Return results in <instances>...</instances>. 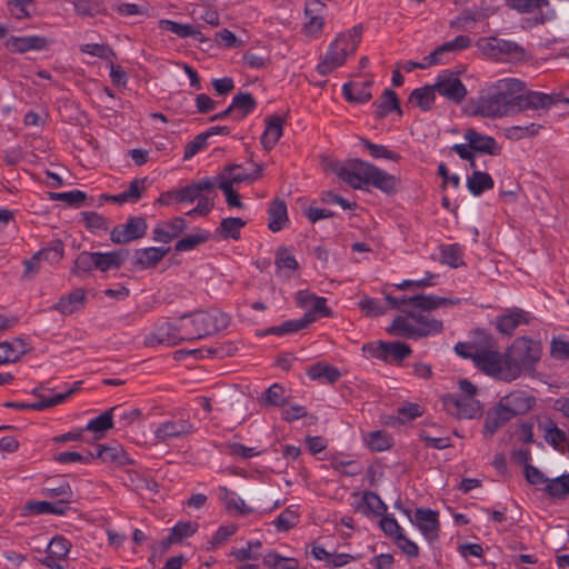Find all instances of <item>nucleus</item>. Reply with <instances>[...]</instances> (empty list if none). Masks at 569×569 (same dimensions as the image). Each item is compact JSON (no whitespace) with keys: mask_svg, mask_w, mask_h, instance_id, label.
Returning a JSON list of instances; mask_svg holds the SVG:
<instances>
[{"mask_svg":"<svg viewBox=\"0 0 569 569\" xmlns=\"http://www.w3.org/2000/svg\"><path fill=\"white\" fill-rule=\"evenodd\" d=\"M361 144L373 159H386L398 162L401 156L383 144L373 143L368 139H361Z\"/></svg>","mask_w":569,"mask_h":569,"instance_id":"6e6d98bb","label":"nucleus"},{"mask_svg":"<svg viewBox=\"0 0 569 569\" xmlns=\"http://www.w3.org/2000/svg\"><path fill=\"white\" fill-rule=\"evenodd\" d=\"M196 431V426L186 417H171L160 422L154 431V439L160 443H168L173 440L189 437Z\"/></svg>","mask_w":569,"mask_h":569,"instance_id":"1a4fd4ad","label":"nucleus"},{"mask_svg":"<svg viewBox=\"0 0 569 569\" xmlns=\"http://www.w3.org/2000/svg\"><path fill=\"white\" fill-rule=\"evenodd\" d=\"M371 84L372 80L347 82L342 86L343 97L350 102L366 103L372 98Z\"/></svg>","mask_w":569,"mask_h":569,"instance_id":"72a5a7b5","label":"nucleus"},{"mask_svg":"<svg viewBox=\"0 0 569 569\" xmlns=\"http://www.w3.org/2000/svg\"><path fill=\"white\" fill-rule=\"evenodd\" d=\"M299 522V515L292 506L284 509L274 520L273 525L280 532H284L293 528Z\"/></svg>","mask_w":569,"mask_h":569,"instance_id":"69168bd1","label":"nucleus"},{"mask_svg":"<svg viewBox=\"0 0 569 569\" xmlns=\"http://www.w3.org/2000/svg\"><path fill=\"white\" fill-rule=\"evenodd\" d=\"M530 320L531 316L528 311L515 307L496 318V328L500 333L511 336L520 325H528Z\"/></svg>","mask_w":569,"mask_h":569,"instance_id":"412c9836","label":"nucleus"},{"mask_svg":"<svg viewBox=\"0 0 569 569\" xmlns=\"http://www.w3.org/2000/svg\"><path fill=\"white\" fill-rule=\"evenodd\" d=\"M221 490L224 492L222 499L228 510H233L241 515H249L252 511V509L249 506H247L244 500L241 497H239L236 492L230 491L224 487L221 488Z\"/></svg>","mask_w":569,"mask_h":569,"instance_id":"0e129e2a","label":"nucleus"},{"mask_svg":"<svg viewBox=\"0 0 569 569\" xmlns=\"http://www.w3.org/2000/svg\"><path fill=\"white\" fill-rule=\"evenodd\" d=\"M425 413V407L417 402H403L397 409V420L400 423L410 422Z\"/></svg>","mask_w":569,"mask_h":569,"instance_id":"680f3d73","label":"nucleus"},{"mask_svg":"<svg viewBox=\"0 0 569 569\" xmlns=\"http://www.w3.org/2000/svg\"><path fill=\"white\" fill-rule=\"evenodd\" d=\"M28 351V345L21 337L0 342V366L19 360Z\"/></svg>","mask_w":569,"mask_h":569,"instance_id":"473e14b6","label":"nucleus"},{"mask_svg":"<svg viewBox=\"0 0 569 569\" xmlns=\"http://www.w3.org/2000/svg\"><path fill=\"white\" fill-rule=\"evenodd\" d=\"M148 230L147 220L141 216L129 217L124 223L110 231V240L116 244L128 243L143 238Z\"/></svg>","mask_w":569,"mask_h":569,"instance_id":"4468645a","label":"nucleus"},{"mask_svg":"<svg viewBox=\"0 0 569 569\" xmlns=\"http://www.w3.org/2000/svg\"><path fill=\"white\" fill-rule=\"evenodd\" d=\"M229 106L232 109L233 119L242 120L248 114L253 112L257 107V102L252 94L248 92H240L232 98V101Z\"/></svg>","mask_w":569,"mask_h":569,"instance_id":"79ce46f5","label":"nucleus"},{"mask_svg":"<svg viewBox=\"0 0 569 569\" xmlns=\"http://www.w3.org/2000/svg\"><path fill=\"white\" fill-rule=\"evenodd\" d=\"M556 102H559V97L555 98L540 91H518L516 94V112L523 110H547Z\"/></svg>","mask_w":569,"mask_h":569,"instance_id":"dca6fc26","label":"nucleus"},{"mask_svg":"<svg viewBox=\"0 0 569 569\" xmlns=\"http://www.w3.org/2000/svg\"><path fill=\"white\" fill-rule=\"evenodd\" d=\"M211 234L206 229H198L196 232L187 234L182 239L178 240L174 244V250L178 252L190 251L197 246L207 242Z\"/></svg>","mask_w":569,"mask_h":569,"instance_id":"3c124183","label":"nucleus"},{"mask_svg":"<svg viewBox=\"0 0 569 569\" xmlns=\"http://www.w3.org/2000/svg\"><path fill=\"white\" fill-rule=\"evenodd\" d=\"M49 41L41 36H11L4 42L6 48L11 52L24 53L27 51H40L48 47Z\"/></svg>","mask_w":569,"mask_h":569,"instance_id":"393cba45","label":"nucleus"},{"mask_svg":"<svg viewBox=\"0 0 569 569\" xmlns=\"http://www.w3.org/2000/svg\"><path fill=\"white\" fill-rule=\"evenodd\" d=\"M96 457L102 462L116 466L132 465L133 460L121 445H99Z\"/></svg>","mask_w":569,"mask_h":569,"instance_id":"cd10ccee","label":"nucleus"},{"mask_svg":"<svg viewBox=\"0 0 569 569\" xmlns=\"http://www.w3.org/2000/svg\"><path fill=\"white\" fill-rule=\"evenodd\" d=\"M284 119L280 116H271L266 120V128L261 136V144L266 150H271L283 134Z\"/></svg>","mask_w":569,"mask_h":569,"instance_id":"2f4dec72","label":"nucleus"},{"mask_svg":"<svg viewBox=\"0 0 569 569\" xmlns=\"http://www.w3.org/2000/svg\"><path fill=\"white\" fill-rule=\"evenodd\" d=\"M511 419L512 418L509 417L502 406L497 403V406L489 410L486 415L482 431L485 437H492L498 431V429H500Z\"/></svg>","mask_w":569,"mask_h":569,"instance_id":"ea45409f","label":"nucleus"},{"mask_svg":"<svg viewBox=\"0 0 569 569\" xmlns=\"http://www.w3.org/2000/svg\"><path fill=\"white\" fill-rule=\"evenodd\" d=\"M442 403L446 411L458 419H473L482 411L480 402L475 397L448 395L443 397Z\"/></svg>","mask_w":569,"mask_h":569,"instance_id":"ddd939ff","label":"nucleus"},{"mask_svg":"<svg viewBox=\"0 0 569 569\" xmlns=\"http://www.w3.org/2000/svg\"><path fill=\"white\" fill-rule=\"evenodd\" d=\"M440 262L450 268H459L463 262V249L458 243L441 244L439 246Z\"/></svg>","mask_w":569,"mask_h":569,"instance_id":"49530a36","label":"nucleus"},{"mask_svg":"<svg viewBox=\"0 0 569 569\" xmlns=\"http://www.w3.org/2000/svg\"><path fill=\"white\" fill-rule=\"evenodd\" d=\"M170 251V248L148 247L138 249L134 253V264L138 269L154 268Z\"/></svg>","mask_w":569,"mask_h":569,"instance_id":"c756f323","label":"nucleus"},{"mask_svg":"<svg viewBox=\"0 0 569 569\" xmlns=\"http://www.w3.org/2000/svg\"><path fill=\"white\" fill-rule=\"evenodd\" d=\"M367 184L372 186L383 193L393 194L399 189L400 180L398 177L373 164Z\"/></svg>","mask_w":569,"mask_h":569,"instance_id":"bb28decb","label":"nucleus"},{"mask_svg":"<svg viewBox=\"0 0 569 569\" xmlns=\"http://www.w3.org/2000/svg\"><path fill=\"white\" fill-rule=\"evenodd\" d=\"M64 253L63 242L59 239L51 241L47 247L37 251V254L41 260L49 262L50 264L58 263Z\"/></svg>","mask_w":569,"mask_h":569,"instance_id":"bf43d9fd","label":"nucleus"},{"mask_svg":"<svg viewBox=\"0 0 569 569\" xmlns=\"http://www.w3.org/2000/svg\"><path fill=\"white\" fill-rule=\"evenodd\" d=\"M542 353L541 342L529 337H518L506 350L509 382L525 372H532Z\"/></svg>","mask_w":569,"mask_h":569,"instance_id":"7ed1b4c3","label":"nucleus"},{"mask_svg":"<svg viewBox=\"0 0 569 569\" xmlns=\"http://www.w3.org/2000/svg\"><path fill=\"white\" fill-rule=\"evenodd\" d=\"M436 92L435 84L423 86L411 92L409 101L416 103L421 110L427 111L430 110L435 103Z\"/></svg>","mask_w":569,"mask_h":569,"instance_id":"8fccbe9b","label":"nucleus"},{"mask_svg":"<svg viewBox=\"0 0 569 569\" xmlns=\"http://www.w3.org/2000/svg\"><path fill=\"white\" fill-rule=\"evenodd\" d=\"M119 407L114 406L96 418L88 421L86 430L94 432L96 439H100L104 432L113 427V412Z\"/></svg>","mask_w":569,"mask_h":569,"instance_id":"a18cd8bd","label":"nucleus"},{"mask_svg":"<svg viewBox=\"0 0 569 569\" xmlns=\"http://www.w3.org/2000/svg\"><path fill=\"white\" fill-rule=\"evenodd\" d=\"M274 264L278 273L283 274L286 278H290L299 267L296 257L287 248L278 249Z\"/></svg>","mask_w":569,"mask_h":569,"instance_id":"de8ad7c7","label":"nucleus"},{"mask_svg":"<svg viewBox=\"0 0 569 569\" xmlns=\"http://www.w3.org/2000/svg\"><path fill=\"white\" fill-rule=\"evenodd\" d=\"M262 166L252 163L250 170L240 164H230L221 173L219 181L233 186L234 183L253 182L262 174Z\"/></svg>","mask_w":569,"mask_h":569,"instance_id":"aec40b11","label":"nucleus"},{"mask_svg":"<svg viewBox=\"0 0 569 569\" xmlns=\"http://www.w3.org/2000/svg\"><path fill=\"white\" fill-rule=\"evenodd\" d=\"M68 512L62 503L50 502L47 500H30L22 508L23 516L56 515L64 516Z\"/></svg>","mask_w":569,"mask_h":569,"instance_id":"c9c22d12","label":"nucleus"},{"mask_svg":"<svg viewBox=\"0 0 569 569\" xmlns=\"http://www.w3.org/2000/svg\"><path fill=\"white\" fill-rule=\"evenodd\" d=\"M187 229V222L181 217H174L168 221H161L153 228V240L169 243L178 238Z\"/></svg>","mask_w":569,"mask_h":569,"instance_id":"b1692460","label":"nucleus"},{"mask_svg":"<svg viewBox=\"0 0 569 569\" xmlns=\"http://www.w3.org/2000/svg\"><path fill=\"white\" fill-rule=\"evenodd\" d=\"M307 376L322 383H335L341 378V372L337 367L319 361L307 369Z\"/></svg>","mask_w":569,"mask_h":569,"instance_id":"f704fd0d","label":"nucleus"},{"mask_svg":"<svg viewBox=\"0 0 569 569\" xmlns=\"http://www.w3.org/2000/svg\"><path fill=\"white\" fill-rule=\"evenodd\" d=\"M310 326V323L303 318L290 319L282 322L279 326H274L268 329V332L276 336H284L298 332Z\"/></svg>","mask_w":569,"mask_h":569,"instance_id":"e2e57ef3","label":"nucleus"},{"mask_svg":"<svg viewBox=\"0 0 569 569\" xmlns=\"http://www.w3.org/2000/svg\"><path fill=\"white\" fill-rule=\"evenodd\" d=\"M362 29L356 26L347 32L339 33L328 46L325 56L317 64V72L327 76L338 69L353 54L361 41Z\"/></svg>","mask_w":569,"mask_h":569,"instance_id":"39448f33","label":"nucleus"},{"mask_svg":"<svg viewBox=\"0 0 569 569\" xmlns=\"http://www.w3.org/2000/svg\"><path fill=\"white\" fill-rule=\"evenodd\" d=\"M127 251L116 250L109 252H96V270L108 272L110 270H118L124 263Z\"/></svg>","mask_w":569,"mask_h":569,"instance_id":"58836bf2","label":"nucleus"},{"mask_svg":"<svg viewBox=\"0 0 569 569\" xmlns=\"http://www.w3.org/2000/svg\"><path fill=\"white\" fill-rule=\"evenodd\" d=\"M222 453L233 458L250 459L261 453L256 447H247L238 442H227L222 446Z\"/></svg>","mask_w":569,"mask_h":569,"instance_id":"13d9d810","label":"nucleus"},{"mask_svg":"<svg viewBox=\"0 0 569 569\" xmlns=\"http://www.w3.org/2000/svg\"><path fill=\"white\" fill-rule=\"evenodd\" d=\"M80 385H81V382L77 381L73 383L72 388H68L64 391L56 392L51 396L40 395L39 399L33 402H22V401L21 402H10L7 406L18 409V410L41 411V410L51 408L56 405L62 403L64 400H67L71 395H73L78 390Z\"/></svg>","mask_w":569,"mask_h":569,"instance_id":"a211bd4d","label":"nucleus"},{"mask_svg":"<svg viewBox=\"0 0 569 569\" xmlns=\"http://www.w3.org/2000/svg\"><path fill=\"white\" fill-rule=\"evenodd\" d=\"M40 495L46 498H57L56 503H62L63 509L69 512L73 501V491L70 483L64 479H49L40 489Z\"/></svg>","mask_w":569,"mask_h":569,"instance_id":"6ab92c4d","label":"nucleus"},{"mask_svg":"<svg viewBox=\"0 0 569 569\" xmlns=\"http://www.w3.org/2000/svg\"><path fill=\"white\" fill-rule=\"evenodd\" d=\"M372 167L373 164L370 162L360 159H351L345 164L336 163L332 169L338 178L351 188L361 189L368 183Z\"/></svg>","mask_w":569,"mask_h":569,"instance_id":"6e6552de","label":"nucleus"},{"mask_svg":"<svg viewBox=\"0 0 569 569\" xmlns=\"http://www.w3.org/2000/svg\"><path fill=\"white\" fill-rule=\"evenodd\" d=\"M517 78H502L483 86L468 103L470 114L500 119L516 112V94L525 89Z\"/></svg>","mask_w":569,"mask_h":569,"instance_id":"f257e3e1","label":"nucleus"},{"mask_svg":"<svg viewBox=\"0 0 569 569\" xmlns=\"http://www.w3.org/2000/svg\"><path fill=\"white\" fill-rule=\"evenodd\" d=\"M363 440L366 446L375 452H380L388 450L393 445L392 437L387 432L382 430H376L368 432L363 436Z\"/></svg>","mask_w":569,"mask_h":569,"instance_id":"09e8293b","label":"nucleus"},{"mask_svg":"<svg viewBox=\"0 0 569 569\" xmlns=\"http://www.w3.org/2000/svg\"><path fill=\"white\" fill-rule=\"evenodd\" d=\"M86 301V290L82 288H78L71 291L70 293L61 297L53 308L61 315L69 316L81 310L84 307Z\"/></svg>","mask_w":569,"mask_h":569,"instance_id":"7c9ffc66","label":"nucleus"},{"mask_svg":"<svg viewBox=\"0 0 569 569\" xmlns=\"http://www.w3.org/2000/svg\"><path fill=\"white\" fill-rule=\"evenodd\" d=\"M302 33L308 39H319L325 29L328 8L320 0H307L303 10Z\"/></svg>","mask_w":569,"mask_h":569,"instance_id":"0eeeda50","label":"nucleus"},{"mask_svg":"<svg viewBox=\"0 0 569 569\" xmlns=\"http://www.w3.org/2000/svg\"><path fill=\"white\" fill-rule=\"evenodd\" d=\"M263 565L271 569H298L296 558L283 557L276 551H270L263 557Z\"/></svg>","mask_w":569,"mask_h":569,"instance_id":"4d7b16f0","label":"nucleus"},{"mask_svg":"<svg viewBox=\"0 0 569 569\" xmlns=\"http://www.w3.org/2000/svg\"><path fill=\"white\" fill-rule=\"evenodd\" d=\"M376 106V112L379 118H385L392 111H397L399 114H401V108L397 93L391 89L385 90L381 100Z\"/></svg>","mask_w":569,"mask_h":569,"instance_id":"864d4df0","label":"nucleus"},{"mask_svg":"<svg viewBox=\"0 0 569 569\" xmlns=\"http://www.w3.org/2000/svg\"><path fill=\"white\" fill-rule=\"evenodd\" d=\"M269 222L268 228L272 232H278L289 223L287 204L282 199H274L268 209Z\"/></svg>","mask_w":569,"mask_h":569,"instance_id":"4c0bfd02","label":"nucleus"},{"mask_svg":"<svg viewBox=\"0 0 569 569\" xmlns=\"http://www.w3.org/2000/svg\"><path fill=\"white\" fill-rule=\"evenodd\" d=\"M146 190V178L143 179H133L128 189L110 196L109 199L118 204H123L128 202H137L141 199L143 191Z\"/></svg>","mask_w":569,"mask_h":569,"instance_id":"37998d69","label":"nucleus"},{"mask_svg":"<svg viewBox=\"0 0 569 569\" xmlns=\"http://www.w3.org/2000/svg\"><path fill=\"white\" fill-rule=\"evenodd\" d=\"M247 224L241 218L228 217L223 218L219 227L214 231V237L219 239L239 240L241 237V229Z\"/></svg>","mask_w":569,"mask_h":569,"instance_id":"a19ab883","label":"nucleus"},{"mask_svg":"<svg viewBox=\"0 0 569 569\" xmlns=\"http://www.w3.org/2000/svg\"><path fill=\"white\" fill-rule=\"evenodd\" d=\"M213 188V182L208 178L193 181L186 187L176 189L177 203H192Z\"/></svg>","mask_w":569,"mask_h":569,"instance_id":"a878e982","label":"nucleus"},{"mask_svg":"<svg viewBox=\"0 0 569 569\" xmlns=\"http://www.w3.org/2000/svg\"><path fill=\"white\" fill-rule=\"evenodd\" d=\"M412 353L409 345L403 342H385V362H401Z\"/></svg>","mask_w":569,"mask_h":569,"instance_id":"603ef678","label":"nucleus"},{"mask_svg":"<svg viewBox=\"0 0 569 569\" xmlns=\"http://www.w3.org/2000/svg\"><path fill=\"white\" fill-rule=\"evenodd\" d=\"M546 492L555 499H563L569 495V475H562L548 481Z\"/></svg>","mask_w":569,"mask_h":569,"instance_id":"052dcab7","label":"nucleus"},{"mask_svg":"<svg viewBox=\"0 0 569 569\" xmlns=\"http://www.w3.org/2000/svg\"><path fill=\"white\" fill-rule=\"evenodd\" d=\"M184 340L179 319L176 322L163 320L154 325L153 329L146 336L144 343L148 347H169Z\"/></svg>","mask_w":569,"mask_h":569,"instance_id":"9b49d317","label":"nucleus"},{"mask_svg":"<svg viewBox=\"0 0 569 569\" xmlns=\"http://www.w3.org/2000/svg\"><path fill=\"white\" fill-rule=\"evenodd\" d=\"M284 388L278 383L270 386L263 393L262 403L270 407H281L284 405Z\"/></svg>","mask_w":569,"mask_h":569,"instance_id":"774afa93","label":"nucleus"},{"mask_svg":"<svg viewBox=\"0 0 569 569\" xmlns=\"http://www.w3.org/2000/svg\"><path fill=\"white\" fill-rule=\"evenodd\" d=\"M362 502L365 506L363 513L366 516L373 515L380 517L386 513L388 508L380 496L373 491H365L362 495Z\"/></svg>","mask_w":569,"mask_h":569,"instance_id":"5fc2aeb1","label":"nucleus"},{"mask_svg":"<svg viewBox=\"0 0 569 569\" xmlns=\"http://www.w3.org/2000/svg\"><path fill=\"white\" fill-rule=\"evenodd\" d=\"M495 186L493 179L487 172L475 170L467 178V188L469 192L475 196H481L486 190L492 189Z\"/></svg>","mask_w":569,"mask_h":569,"instance_id":"c03bdc74","label":"nucleus"},{"mask_svg":"<svg viewBox=\"0 0 569 569\" xmlns=\"http://www.w3.org/2000/svg\"><path fill=\"white\" fill-rule=\"evenodd\" d=\"M71 549L70 541L63 536H54L47 547V556L40 563L49 569H66L63 565Z\"/></svg>","mask_w":569,"mask_h":569,"instance_id":"f3484780","label":"nucleus"},{"mask_svg":"<svg viewBox=\"0 0 569 569\" xmlns=\"http://www.w3.org/2000/svg\"><path fill=\"white\" fill-rule=\"evenodd\" d=\"M498 403L513 418L529 411L535 405V398L523 390H515L502 397Z\"/></svg>","mask_w":569,"mask_h":569,"instance_id":"4be33fe9","label":"nucleus"},{"mask_svg":"<svg viewBox=\"0 0 569 569\" xmlns=\"http://www.w3.org/2000/svg\"><path fill=\"white\" fill-rule=\"evenodd\" d=\"M433 84L439 96L455 104H460L468 94L467 87L458 74L448 69L436 77Z\"/></svg>","mask_w":569,"mask_h":569,"instance_id":"9d476101","label":"nucleus"},{"mask_svg":"<svg viewBox=\"0 0 569 569\" xmlns=\"http://www.w3.org/2000/svg\"><path fill=\"white\" fill-rule=\"evenodd\" d=\"M186 340L200 339L224 329L229 317L220 311H197L179 318Z\"/></svg>","mask_w":569,"mask_h":569,"instance_id":"423d86ee","label":"nucleus"},{"mask_svg":"<svg viewBox=\"0 0 569 569\" xmlns=\"http://www.w3.org/2000/svg\"><path fill=\"white\" fill-rule=\"evenodd\" d=\"M546 441L558 450H563L567 443V435L555 423L549 422L545 427Z\"/></svg>","mask_w":569,"mask_h":569,"instance_id":"338daca9","label":"nucleus"},{"mask_svg":"<svg viewBox=\"0 0 569 569\" xmlns=\"http://www.w3.org/2000/svg\"><path fill=\"white\" fill-rule=\"evenodd\" d=\"M296 305L305 309L302 316L310 325L320 318L332 316V310L327 305V298L315 295L309 290H299L295 295Z\"/></svg>","mask_w":569,"mask_h":569,"instance_id":"f8f14e48","label":"nucleus"},{"mask_svg":"<svg viewBox=\"0 0 569 569\" xmlns=\"http://www.w3.org/2000/svg\"><path fill=\"white\" fill-rule=\"evenodd\" d=\"M455 351L463 359H471L475 366L485 373L509 382L506 352L499 351L497 340L487 330H472L471 340L458 342L455 346Z\"/></svg>","mask_w":569,"mask_h":569,"instance_id":"f03ea898","label":"nucleus"},{"mask_svg":"<svg viewBox=\"0 0 569 569\" xmlns=\"http://www.w3.org/2000/svg\"><path fill=\"white\" fill-rule=\"evenodd\" d=\"M401 510L428 541L438 539L440 525L439 513L437 511L429 508H417L412 519L409 509Z\"/></svg>","mask_w":569,"mask_h":569,"instance_id":"2eb2a0df","label":"nucleus"},{"mask_svg":"<svg viewBox=\"0 0 569 569\" xmlns=\"http://www.w3.org/2000/svg\"><path fill=\"white\" fill-rule=\"evenodd\" d=\"M159 27L162 30L177 34L179 38H193L199 42H204L207 40L199 28L192 24H184L169 19H161L159 21Z\"/></svg>","mask_w":569,"mask_h":569,"instance_id":"e433bc0d","label":"nucleus"},{"mask_svg":"<svg viewBox=\"0 0 569 569\" xmlns=\"http://www.w3.org/2000/svg\"><path fill=\"white\" fill-rule=\"evenodd\" d=\"M443 330V323L433 317L421 312H408L400 315L387 328L391 336L418 340L435 336Z\"/></svg>","mask_w":569,"mask_h":569,"instance_id":"20e7f679","label":"nucleus"},{"mask_svg":"<svg viewBox=\"0 0 569 569\" xmlns=\"http://www.w3.org/2000/svg\"><path fill=\"white\" fill-rule=\"evenodd\" d=\"M491 56L497 60L519 59L523 54V50L516 42L491 38L488 42Z\"/></svg>","mask_w":569,"mask_h":569,"instance_id":"c85d7f7f","label":"nucleus"},{"mask_svg":"<svg viewBox=\"0 0 569 569\" xmlns=\"http://www.w3.org/2000/svg\"><path fill=\"white\" fill-rule=\"evenodd\" d=\"M463 138L473 151L490 156H498L501 152V147L493 137L478 132L472 128L466 130Z\"/></svg>","mask_w":569,"mask_h":569,"instance_id":"5701e85b","label":"nucleus"}]
</instances>
